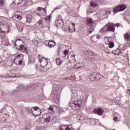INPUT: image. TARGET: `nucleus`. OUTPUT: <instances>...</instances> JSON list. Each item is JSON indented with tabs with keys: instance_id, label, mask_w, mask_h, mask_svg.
<instances>
[{
	"instance_id": "nucleus-1",
	"label": "nucleus",
	"mask_w": 130,
	"mask_h": 130,
	"mask_svg": "<svg viewBox=\"0 0 130 130\" xmlns=\"http://www.w3.org/2000/svg\"><path fill=\"white\" fill-rule=\"evenodd\" d=\"M0 32L3 34H7L10 32V28L12 24L9 22V18L5 17H1Z\"/></svg>"
},
{
	"instance_id": "nucleus-2",
	"label": "nucleus",
	"mask_w": 130,
	"mask_h": 130,
	"mask_svg": "<svg viewBox=\"0 0 130 130\" xmlns=\"http://www.w3.org/2000/svg\"><path fill=\"white\" fill-rule=\"evenodd\" d=\"M69 105L73 110H79L82 105V100L80 99L77 100V98H76L74 94H73Z\"/></svg>"
},
{
	"instance_id": "nucleus-3",
	"label": "nucleus",
	"mask_w": 130,
	"mask_h": 130,
	"mask_svg": "<svg viewBox=\"0 0 130 130\" xmlns=\"http://www.w3.org/2000/svg\"><path fill=\"white\" fill-rule=\"evenodd\" d=\"M63 53L65 55H67L68 54V59L70 63H74V62H76V55H75L74 51H72L69 53V51L65 50L63 51Z\"/></svg>"
},
{
	"instance_id": "nucleus-4",
	"label": "nucleus",
	"mask_w": 130,
	"mask_h": 130,
	"mask_svg": "<svg viewBox=\"0 0 130 130\" xmlns=\"http://www.w3.org/2000/svg\"><path fill=\"white\" fill-rule=\"evenodd\" d=\"M60 93H61V90H60L55 89L54 91L52 90L51 96L54 95L53 99L55 103H58L60 101Z\"/></svg>"
},
{
	"instance_id": "nucleus-5",
	"label": "nucleus",
	"mask_w": 130,
	"mask_h": 130,
	"mask_svg": "<svg viewBox=\"0 0 130 130\" xmlns=\"http://www.w3.org/2000/svg\"><path fill=\"white\" fill-rule=\"evenodd\" d=\"M37 87V85H36V84H30L29 85L27 86V87H24L22 85H21L16 87V90H14V92H19V91H20V89H22V88H23V89H26L27 91H30L36 88Z\"/></svg>"
},
{
	"instance_id": "nucleus-6",
	"label": "nucleus",
	"mask_w": 130,
	"mask_h": 130,
	"mask_svg": "<svg viewBox=\"0 0 130 130\" xmlns=\"http://www.w3.org/2000/svg\"><path fill=\"white\" fill-rule=\"evenodd\" d=\"M36 14L41 17V18H43L46 16V9L45 8H42L41 7H38L37 10L35 11Z\"/></svg>"
},
{
	"instance_id": "nucleus-7",
	"label": "nucleus",
	"mask_w": 130,
	"mask_h": 130,
	"mask_svg": "<svg viewBox=\"0 0 130 130\" xmlns=\"http://www.w3.org/2000/svg\"><path fill=\"white\" fill-rule=\"evenodd\" d=\"M104 30V31H109L110 32H114L115 30V25L114 23H109L107 24L106 27L104 26L101 29Z\"/></svg>"
},
{
	"instance_id": "nucleus-8",
	"label": "nucleus",
	"mask_w": 130,
	"mask_h": 130,
	"mask_svg": "<svg viewBox=\"0 0 130 130\" xmlns=\"http://www.w3.org/2000/svg\"><path fill=\"white\" fill-rule=\"evenodd\" d=\"M101 77H102V75L100 73L94 72L89 76V79L91 81H99L101 79Z\"/></svg>"
},
{
	"instance_id": "nucleus-9",
	"label": "nucleus",
	"mask_w": 130,
	"mask_h": 130,
	"mask_svg": "<svg viewBox=\"0 0 130 130\" xmlns=\"http://www.w3.org/2000/svg\"><path fill=\"white\" fill-rule=\"evenodd\" d=\"M23 59H24V55L23 54H18L14 59V62L16 64H22L23 63Z\"/></svg>"
},
{
	"instance_id": "nucleus-10",
	"label": "nucleus",
	"mask_w": 130,
	"mask_h": 130,
	"mask_svg": "<svg viewBox=\"0 0 130 130\" xmlns=\"http://www.w3.org/2000/svg\"><path fill=\"white\" fill-rule=\"evenodd\" d=\"M126 9V6L124 4H122L115 7L113 10L114 14H116L117 12H122Z\"/></svg>"
},
{
	"instance_id": "nucleus-11",
	"label": "nucleus",
	"mask_w": 130,
	"mask_h": 130,
	"mask_svg": "<svg viewBox=\"0 0 130 130\" xmlns=\"http://www.w3.org/2000/svg\"><path fill=\"white\" fill-rule=\"evenodd\" d=\"M32 115H35V116H40L41 115V109L37 106L34 107Z\"/></svg>"
},
{
	"instance_id": "nucleus-12",
	"label": "nucleus",
	"mask_w": 130,
	"mask_h": 130,
	"mask_svg": "<svg viewBox=\"0 0 130 130\" xmlns=\"http://www.w3.org/2000/svg\"><path fill=\"white\" fill-rule=\"evenodd\" d=\"M43 118L45 119V122H50L52 121L51 118V114L50 113H46L43 115Z\"/></svg>"
},
{
	"instance_id": "nucleus-13",
	"label": "nucleus",
	"mask_w": 130,
	"mask_h": 130,
	"mask_svg": "<svg viewBox=\"0 0 130 130\" xmlns=\"http://www.w3.org/2000/svg\"><path fill=\"white\" fill-rule=\"evenodd\" d=\"M86 25L87 26H94L96 25L95 24V21L93 20L92 18H87L86 21Z\"/></svg>"
},
{
	"instance_id": "nucleus-14",
	"label": "nucleus",
	"mask_w": 130,
	"mask_h": 130,
	"mask_svg": "<svg viewBox=\"0 0 130 130\" xmlns=\"http://www.w3.org/2000/svg\"><path fill=\"white\" fill-rule=\"evenodd\" d=\"M93 112L98 114V115H102L103 114V112H104V110L103 109L99 108V109H95L93 110Z\"/></svg>"
},
{
	"instance_id": "nucleus-15",
	"label": "nucleus",
	"mask_w": 130,
	"mask_h": 130,
	"mask_svg": "<svg viewBox=\"0 0 130 130\" xmlns=\"http://www.w3.org/2000/svg\"><path fill=\"white\" fill-rule=\"evenodd\" d=\"M15 18L17 19V20H21L22 19V12L16 11L15 14Z\"/></svg>"
},
{
	"instance_id": "nucleus-16",
	"label": "nucleus",
	"mask_w": 130,
	"mask_h": 130,
	"mask_svg": "<svg viewBox=\"0 0 130 130\" xmlns=\"http://www.w3.org/2000/svg\"><path fill=\"white\" fill-rule=\"evenodd\" d=\"M26 111L29 114H32L34 111V107H26L25 108Z\"/></svg>"
},
{
	"instance_id": "nucleus-17",
	"label": "nucleus",
	"mask_w": 130,
	"mask_h": 130,
	"mask_svg": "<svg viewBox=\"0 0 130 130\" xmlns=\"http://www.w3.org/2000/svg\"><path fill=\"white\" fill-rule=\"evenodd\" d=\"M70 125H61L59 127V130H72V129H71V128H70Z\"/></svg>"
},
{
	"instance_id": "nucleus-18",
	"label": "nucleus",
	"mask_w": 130,
	"mask_h": 130,
	"mask_svg": "<svg viewBox=\"0 0 130 130\" xmlns=\"http://www.w3.org/2000/svg\"><path fill=\"white\" fill-rule=\"evenodd\" d=\"M56 45V43H55V41L53 40L50 41L48 42V47H49V48H51L52 47H54Z\"/></svg>"
},
{
	"instance_id": "nucleus-19",
	"label": "nucleus",
	"mask_w": 130,
	"mask_h": 130,
	"mask_svg": "<svg viewBox=\"0 0 130 130\" xmlns=\"http://www.w3.org/2000/svg\"><path fill=\"white\" fill-rule=\"evenodd\" d=\"M19 50H22V52H24V53H28V49L26 47H24L23 45L19 46Z\"/></svg>"
},
{
	"instance_id": "nucleus-20",
	"label": "nucleus",
	"mask_w": 130,
	"mask_h": 130,
	"mask_svg": "<svg viewBox=\"0 0 130 130\" xmlns=\"http://www.w3.org/2000/svg\"><path fill=\"white\" fill-rule=\"evenodd\" d=\"M85 95L83 96V100L84 102H86L88 100V98L90 96V91H86L85 92Z\"/></svg>"
},
{
	"instance_id": "nucleus-21",
	"label": "nucleus",
	"mask_w": 130,
	"mask_h": 130,
	"mask_svg": "<svg viewBox=\"0 0 130 130\" xmlns=\"http://www.w3.org/2000/svg\"><path fill=\"white\" fill-rule=\"evenodd\" d=\"M33 20V16L31 14H28L26 16L27 23H31Z\"/></svg>"
},
{
	"instance_id": "nucleus-22",
	"label": "nucleus",
	"mask_w": 130,
	"mask_h": 130,
	"mask_svg": "<svg viewBox=\"0 0 130 130\" xmlns=\"http://www.w3.org/2000/svg\"><path fill=\"white\" fill-rule=\"evenodd\" d=\"M62 23H63V20H62V19H57L55 21L56 26L57 27H59V26H61V24H62Z\"/></svg>"
},
{
	"instance_id": "nucleus-23",
	"label": "nucleus",
	"mask_w": 130,
	"mask_h": 130,
	"mask_svg": "<svg viewBox=\"0 0 130 130\" xmlns=\"http://www.w3.org/2000/svg\"><path fill=\"white\" fill-rule=\"evenodd\" d=\"M112 53L114 55H119L121 53V50L119 49H117L116 50L113 51Z\"/></svg>"
},
{
	"instance_id": "nucleus-24",
	"label": "nucleus",
	"mask_w": 130,
	"mask_h": 130,
	"mask_svg": "<svg viewBox=\"0 0 130 130\" xmlns=\"http://www.w3.org/2000/svg\"><path fill=\"white\" fill-rule=\"evenodd\" d=\"M76 26V24L73 23H72V28H71L70 26H69V32H71V33L73 32H75L76 31V27L75 26Z\"/></svg>"
},
{
	"instance_id": "nucleus-25",
	"label": "nucleus",
	"mask_w": 130,
	"mask_h": 130,
	"mask_svg": "<svg viewBox=\"0 0 130 130\" xmlns=\"http://www.w3.org/2000/svg\"><path fill=\"white\" fill-rule=\"evenodd\" d=\"M95 27L96 25H91L90 27L87 30V31L89 34H91L92 31H94V29H95Z\"/></svg>"
},
{
	"instance_id": "nucleus-26",
	"label": "nucleus",
	"mask_w": 130,
	"mask_h": 130,
	"mask_svg": "<svg viewBox=\"0 0 130 130\" xmlns=\"http://www.w3.org/2000/svg\"><path fill=\"white\" fill-rule=\"evenodd\" d=\"M38 23L40 25V27L42 28H45V25L43 24V20L42 19H41L38 22Z\"/></svg>"
},
{
	"instance_id": "nucleus-27",
	"label": "nucleus",
	"mask_w": 130,
	"mask_h": 130,
	"mask_svg": "<svg viewBox=\"0 0 130 130\" xmlns=\"http://www.w3.org/2000/svg\"><path fill=\"white\" fill-rule=\"evenodd\" d=\"M23 1L24 0H15V2H13L12 5H14V4H15V5H20V4L23 3Z\"/></svg>"
},
{
	"instance_id": "nucleus-28",
	"label": "nucleus",
	"mask_w": 130,
	"mask_h": 130,
	"mask_svg": "<svg viewBox=\"0 0 130 130\" xmlns=\"http://www.w3.org/2000/svg\"><path fill=\"white\" fill-rule=\"evenodd\" d=\"M84 64H83V63H78L77 64H76V65L75 64L74 66V68L75 69H80V68H82V67H83Z\"/></svg>"
},
{
	"instance_id": "nucleus-29",
	"label": "nucleus",
	"mask_w": 130,
	"mask_h": 130,
	"mask_svg": "<svg viewBox=\"0 0 130 130\" xmlns=\"http://www.w3.org/2000/svg\"><path fill=\"white\" fill-rule=\"evenodd\" d=\"M25 128L26 129H30L31 128V123L30 122H26Z\"/></svg>"
},
{
	"instance_id": "nucleus-30",
	"label": "nucleus",
	"mask_w": 130,
	"mask_h": 130,
	"mask_svg": "<svg viewBox=\"0 0 130 130\" xmlns=\"http://www.w3.org/2000/svg\"><path fill=\"white\" fill-rule=\"evenodd\" d=\"M90 6H91V7H93V8H95V7L98 6V4L93 1H91L90 2Z\"/></svg>"
},
{
	"instance_id": "nucleus-31",
	"label": "nucleus",
	"mask_w": 130,
	"mask_h": 130,
	"mask_svg": "<svg viewBox=\"0 0 130 130\" xmlns=\"http://www.w3.org/2000/svg\"><path fill=\"white\" fill-rule=\"evenodd\" d=\"M61 62H62V61H61L60 59L58 58L56 59V63L57 66H60V64H61Z\"/></svg>"
},
{
	"instance_id": "nucleus-32",
	"label": "nucleus",
	"mask_w": 130,
	"mask_h": 130,
	"mask_svg": "<svg viewBox=\"0 0 130 130\" xmlns=\"http://www.w3.org/2000/svg\"><path fill=\"white\" fill-rule=\"evenodd\" d=\"M109 47L110 48H113L114 47V43L113 42H111L109 44Z\"/></svg>"
},
{
	"instance_id": "nucleus-33",
	"label": "nucleus",
	"mask_w": 130,
	"mask_h": 130,
	"mask_svg": "<svg viewBox=\"0 0 130 130\" xmlns=\"http://www.w3.org/2000/svg\"><path fill=\"white\" fill-rule=\"evenodd\" d=\"M87 53L89 55H91L92 56H94V55H95V53L93 52H92L90 50H88L87 51Z\"/></svg>"
},
{
	"instance_id": "nucleus-34",
	"label": "nucleus",
	"mask_w": 130,
	"mask_h": 130,
	"mask_svg": "<svg viewBox=\"0 0 130 130\" xmlns=\"http://www.w3.org/2000/svg\"><path fill=\"white\" fill-rule=\"evenodd\" d=\"M77 118V119H78V120H83L84 119V118H83V116L80 115H78Z\"/></svg>"
},
{
	"instance_id": "nucleus-35",
	"label": "nucleus",
	"mask_w": 130,
	"mask_h": 130,
	"mask_svg": "<svg viewBox=\"0 0 130 130\" xmlns=\"http://www.w3.org/2000/svg\"><path fill=\"white\" fill-rule=\"evenodd\" d=\"M90 123L91 124H96V119H91L90 120Z\"/></svg>"
},
{
	"instance_id": "nucleus-36",
	"label": "nucleus",
	"mask_w": 130,
	"mask_h": 130,
	"mask_svg": "<svg viewBox=\"0 0 130 130\" xmlns=\"http://www.w3.org/2000/svg\"><path fill=\"white\" fill-rule=\"evenodd\" d=\"M45 21L46 22H50V15H49V16H46L45 18Z\"/></svg>"
},
{
	"instance_id": "nucleus-37",
	"label": "nucleus",
	"mask_w": 130,
	"mask_h": 130,
	"mask_svg": "<svg viewBox=\"0 0 130 130\" xmlns=\"http://www.w3.org/2000/svg\"><path fill=\"white\" fill-rule=\"evenodd\" d=\"M119 118L117 117L114 116L113 118V120L116 122L119 121Z\"/></svg>"
},
{
	"instance_id": "nucleus-38",
	"label": "nucleus",
	"mask_w": 130,
	"mask_h": 130,
	"mask_svg": "<svg viewBox=\"0 0 130 130\" xmlns=\"http://www.w3.org/2000/svg\"><path fill=\"white\" fill-rule=\"evenodd\" d=\"M17 29L19 31H23V26H18L17 27Z\"/></svg>"
},
{
	"instance_id": "nucleus-39",
	"label": "nucleus",
	"mask_w": 130,
	"mask_h": 130,
	"mask_svg": "<svg viewBox=\"0 0 130 130\" xmlns=\"http://www.w3.org/2000/svg\"><path fill=\"white\" fill-rule=\"evenodd\" d=\"M113 102H114V103L116 104V105H120L119 102L116 100H114Z\"/></svg>"
},
{
	"instance_id": "nucleus-40",
	"label": "nucleus",
	"mask_w": 130,
	"mask_h": 130,
	"mask_svg": "<svg viewBox=\"0 0 130 130\" xmlns=\"http://www.w3.org/2000/svg\"><path fill=\"white\" fill-rule=\"evenodd\" d=\"M4 0H0V6H4Z\"/></svg>"
},
{
	"instance_id": "nucleus-41",
	"label": "nucleus",
	"mask_w": 130,
	"mask_h": 130,
	"mask_svg": "<svg viewBox=\"0 0 130 130\" xmlns=\"http://www.w3.org/2000/svg\"><path fill=\"white\" fill-rule=\"evenodd\" d=\"M59 9H60V7H56L55 8H54V9L53 10V12L54 11H56V10H59Z\"/></svg>"
},
{
	"instance_id": "nucleus-42",
	"label": "nucleus",
	"mask_w": 130,
	"mask_h": 130,
	"mask_svg": "<svg viewBox=\"0 0 130 130\" xmlns=\"http://www.w3.org/2000/svg\"><path fill=\"white\" fill-rule=\"evenodd\" d=\"M5 91H2V92H1V95H2V96H5Z\"/></svg>"
},
{
	"instance_id": "nucleus-43",
	"label": "nucleus",
	"mask_w": 130,
	"mask_h": 130,
	"mask_svg": "<svg viewBox=\"0 0 130 130\" xmlns=\"http://www.w3.org/2000/svg\"><path fill=\"white\" fill-rule=\"evenodd\" d=\"M9 44V41L8 40H6V43L4 44L5 45H7Z\"/></svg>"
},
{
	"instance_id": "nucleus-44",
	"label": "nucleus",
	"mask_w": 130,
	"mask_h": 130,
	"mask_svg": "<svg viewBox=\"0 0 130 130\" xmlns=\"http://www.w3.org/2000/svg\"><path fill=\"white\" fill-rule=\"evenodd\" d=\"M49 110H51V111H52L53 110V108H52V107H50L49 108Z\"/></svg>"
},
{
	"instance_id": "nucleus-45",
	"label": "nucleus",
	"mask_w": 130,
	"mask_h": 130,
	"mask_svg": "<svg viewBox=\"0 0 130 130\" xmlns=\"http://www.w3.org/2000/svg\"><path fill=\"white\" fill-rule=\"evenodd\" d=\"M101 36H100V35H98L97 36H96V38H97V39H100V38H101Z\"/></svg>"
},
{
	"instance_id": "nucleus-46",
	"label": "nucleus",
	"mask_w": 130,
	"mask_h": 130,
	"mask_svg": "<svg viewBox=\"0 0 130 130\" xmlns=\"http://www.w3.org/2000/svg\"><path fill=\"white\" fill-rule=\"evenodd\" d=\"M76 92V90H75L74 88H72V93L74 94Z\"/></svg>"
},
{
	"instance_id": "nucleus-47",
	"label": "nucleus",
	"mask_w": 130,
	"mask_h": 130,
	"mask_svg": "<svg viewBox=\"0 0 130 130\" xmlns=\"http://www.w3.org/2000/svg\"><path fill=\"white\" fill-rule=\"evenodd\" d=\"M116 26H117V27H119V26H120V23H117L116 24Z\"/></svg>"
},
{
	"instance_id": "nucleus-48",
	"label": "nucleus",
	"mask_w": 130,
	"mask_h": 130,
	"mask_svg": "<svg viewBox=\"0 0 130 130\" xmlns=\"http://www.w3.org/2000/svg\"><path fill=\"white\" fill-rule=\"evenodd\" d=\"M39 62H41H41H42V60L41 59V58L39 59Z\"/></svg>"
},
{
	"instance_id": "nucleus-49",
	"label": "nucleus",
	"mask_w": 130,
	"mask_h": 130,
	"mask_svg": "<svg viewBox=\"0 0 130 130\" xmlns=\"http://www.w3.org/2000/svg\"><path fill=\"white\" fill-rule=\"evenodd\" d=\"M127 92L128 93L129 95H130V89H127Z\"/></svg>"
},
{
	"instance_id": "nucleus-50",
	"label": "nucleus",
	"mask_w": 130,
	"mask_h": 130,
	"mask_svg": "<svg viewBox=\"0 0 130 130\" xmlns=\"http://www.w3.org/2000/svg\"><path fill=\"white\" fill-rule=\"evenodd\" d=\"M10 78H16L17 77H18V78H19V76H10Z\"/></svg>"
},
{
	"instance_id": "nucleus-51",
	"label": "nucleus",
	"mask_w": 130,
	"mask_h": 130,
	"mask_svg": "<svg viewBox=\"0 0 130 130\" xmlns=\"http://www.w3.org/2000/svg\"><path fill=\"white\" fill-rule=\"evenodd\" d=\"M61 50V49L59 48V49H58V52H59V51H60Z\"/></svg>"
},
{
	"instance_id": "nucleus-52",
	"label": "nucleus",
	"mask_w": 130,
	"mask_h": 130,
	"mask_svg": "<svg viewBox=\"0 0 130 130\" xmlns=\"http://www.w3.org/2000/svg\"><path fill=\"white\" fill-rule=\"evenodd\" d=\"M91 59H92V58H89V60H91Z\"/></svg>"
},
{
	"instance_id": "nucleus-53",
	"label": "nucleus",
	"mask_w": 130,
	"mask_h": 130,
	"mask_svg": "<svg viewBox=\"0 0 130 130\" xmlns=\"http://www.w3.org/2000/svg\"><path fill=\"white\" fill-rule=\"evenodd\" d=\"M129 112H130V108L129 109Z\"/></svg>"
},
{
	"instance_id": "nucleus-54",
	"label": "nucleus",
	"mask_w": 130,
	"mask_h": 130,
	"mask_svg": "<svg viewBox=\"0 0 130 130\" xmlns=\"http://www.w3.org/2000/svg\"><path fill=\"white\" fill-rule=\"evenodd\" d=\"M15 46H16V43H15Z\"/></svg>"
},
{
	"instance_id": "nucleus-55",
	"label": "nucleus",
	"mask_w": 130,
	"mask_h": 130,
	"mask_svg": "<svg viewBox=\"0 0 130 130\" xmlns=\"http://www.w3.org/2000/svg\"><path fill=\"white\" fill-rule=\"evenodd\" d=\"M43 68H44V66H43Z\"/></svg>"
}]
</instances>
